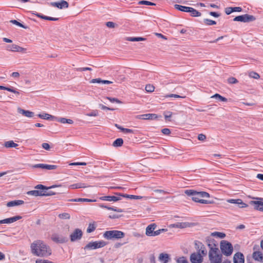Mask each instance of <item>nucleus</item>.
Segmentation results:
<instances>
[{
    "instance_id": "f257e3e1",
    "label": "nucleus",
    "mask_w": 263,
    "mask_h": 263,
    "mask_svg": "<svg viewBox=\"0 0 263 263\" xmlns=\"http://www.w3.org/2000/svg\"><path fill=\"white\" fill-rule=\"evenodd\" d=\"M31 252L35 256L41 257H46L52 253L51 248L43 241L36 240L30 245Z\"/></svg>"
},
{
    "instance_id": "f03ea898",
    "label": "nucleus",
    "mask_w": 263,
    "mask_h": 263,
    "mask_svg": "<svg viewBox=\"0 0 263 263\" xmlns=\"http://www.w3.org/2000/svg\"><path fill=\"white\" fill-rule=\"evenodd\" d=\"M206 242L210 249L209 257L211 263H221L222 255L219 252L217 245L210 239H206Z\"/></svg>"
},
{
    "instance_id": "7ed1b4c3",
    "label": "nucleus",
    "mask_w": 263,
    "mask_h": 263,
    "mask_svg": "<svg viewBox=\"0 0 263 263\" xmlns=\"http://www.w3.org/2000/svg\"><path fill=\"white\" fill-rule=\"evenodd\" d=\"M184 193L188 196L192 197V199L197 202L203 204H208L210 202L208 200L202 199V198H209L210 194L205 192H197L193 190H185Z\"/></svg>"
},
{
    "instance_id": "20e7f679",
    "label": "nucleus",
    "mask_w": 263,
    "mask_h": 263,
    "mask_svg": "<svg viewBox=\"0 0 263 263\" xmlns=\"http://www.w3.org/2000/svg\"><path fill=\"white\" fill-rule=\"evenodd\" d=\"M52 187H53V186L48 187L42 184H38L34 187L35 189H36L35 190L28 191L27 192V194L33 196H48L53 195L55 193L52 191H49V189Z\"/></svg>"
},
{
    "instance_id": "39448f33",
    "label": "nucleus",
    "mask_w": 263,
    "mask_h": 263,
    "mask_svg": "<svg viewBox=\"0 0 263 263\" xmlns=\"http://www.w3.org/2000/svg\"><path fill=\"white\" fill-rule=\"evenodd\" d=\"M125 234L120 231L118 230H111L106 231L103 236L107 239H120L124 237Z\"/></svg>"
},
{
    "instance_id": "423d86ee",
    "label": "nucleus",
    "mask_w": 263,
    "mask_h": 263,
    "mask_svg": "<svg viewBox=\"0 0 263 263\" xmlns=\"http://www.w3.org/2000/svg\"><path fill=\"white\" fill-rule=\"evenodd\" d=\"M220 249L222 253L226 256L231 255L233 250L232 244L226 240L221 241Z\"/></svg>"
},
{
    "instance_id": "0eeeda50",
    "label": "nucleus",
    "mask_w": 263,
    "mask_h": 263,
    "mask_svg": "<svg viewBox=\"0 0 263 263\" xmlns=\"http://www.w3.org/2000/svg\"><path fill=\"white\" fill-rule=\"evenodd\" d=\"M107 243L103 240L89 242L84 248L85 250H94L105 246Z\"/></svg>"
},
{
    "instance_id": "6e6552de",
    "label": "nucleus",
    "mask_w": 263,
    "mask_h": 263,
    "mask_svg": "<svg viewBox=\"0 0 263 263\" xmlns=\"http://www.w3.org/2000/svg\"><path fill=\"white\" fill-rule=\"evenodd\" d=\"M255 20L256 18L253 15L246 14L244 15L236 16L233 19V21L247 23L254 21Z\"/></svg>"
},
{
    "instance_id": "1a4fd4ad",
    "label": "nucleus",
    "mask_w": 263,
    "mask_h": 263,
    "mask_svg": "<svg viewBox=\"0 0 263 263\" xmlns=\"http://www.w3.org/2000/svg\"><path fill=\"white\" fill-rule=\"evenodd\" d=\"M83 233L81 230L79 229H76L70 235V239L71 241L74 242L80 240L82 236Z\"/></svg>"
},
{
    "instance_id": "9d476101",
    "label": "nucleus",
    "mask_w": 263,
    "mask_h": 263,
    "mask_svg": "<svg viewBox=\"0 0 263 263\" xmlns=\"http://www.w3.org/2000/svg\"><path fill=\"white\" fill-rule=\"evenodd\" d=\"M6 49L12 52H26V49L15 44L8 45Z\"/></svg>"
},
{
    "instance_id": "9b49d317",
    "label": "nucleus",
    "mask_w": 263,
    "mask_h": 263,
    "mask_svg": "<svg viewBox=\"0 0 263 263\" xmlns=\"http://www.w3.org/2000/svg\"><path fill=\"white\" fill-rule=\"evenodd\" d=\"M190 260L192 263H201L203 257L200 253H193L190 256Z\"/></svg>"
},
{
    "instance_id": "f8f14e48",
    "label": "nucleus",
    "mask_w": 263,
    "mask_h": 263,
    "mask_svg": "<svg viewBox=\"0 0 263 263\" xmlns=\"http://www.w3.org/2000/svg\"><path fill=\"white\" fill-rule=\"evenodd\" d=\"M32 168H40L42 169H45L48 170H55L57 168V166L55 165H49L47 164H36L32 165Z\"/></svg>"
},
{
    "instance_id": "ddd939ff",
    "label": "nucleus",
    "mask_w": 263,
    "mask_h": 263,
    "mask_svg": "<svg viewBox=\"0 0 263 263\" xmlns=\"http://www.w3.org/2000/svg\"><path fill=\"white\" fill-rule=\"evenodd\" d=\"M50 5L61 9L63 8H67L69 6L68 3L64 0H62L60 2H52L50 3Z\"/></svg>"
},
{
    "instance_id": "4468645a",
    "label": "nucleus",
    "mask_w": 263,
    "mask_h": 263,
    "mask_svg": "<svg viewBox=\"0 0 263 263\" xmlns=\"http://www.w3.org/2000/svg\"><path fill=\"white\" fill-rule=\"evenodd\" d=\"M227 202L230 203L237 204L239 208H246L247 204L243 203L242 200L240 199H230L227 200Z\"/></svg>"
},
{
    "instance_id": "2eb2a0df",
    "label": "nucleus",
    "mask_w": 263,
    "mask_h": 263,
    "mask_svg": "<svg viewBox=\"0 0 263 263\" xmlns=\"http://www.w3.org/2000/svg\"><path fill=\"white\" fill-rule=\"evenodd\" d=\"M22 218L21 216H16L14 217L4 219L0 220V224L3 223H11Z\"/></svg>"
},
{
    "instance_id": "dca6fc26",
    "label": "nucleus",
    "mask_w": 263,
    "mask_h": 263,
    "mask_svg": "<svg viewBox=\"0 0 263 263\" xmlns=\"http://www.w3.org/2000/svg\"><path fill=\"white\" fill-rule=\"evenodd\" d=\"M139 119H142L143 120H156L158 118V116L155 114H143L140 116H139Z\"/></svg>"
},
{
    "instance_id": "f3484780",
    "label": "nucleus",
    "mask_w": 263,
    "mask_h": 263,
    "mask_svg": "<svg viewBox=\"0 0 263 263\" xmlns=\"http://www.w3.org/2000/svg\"><path fill=\"white\" fill-rule=\"evenodd\" d=\"M156 224L152 223L148 225L146 228L145 234L148 236H153L154 230L156 228Z\"/></svg>"
},
{
    "instance_id": "a211bd4d",
    "label": "nucleus",
    "mask_w": 263,
    "mask_h": 263,
    "mask_svg": "<svg viewBox=\"0 0 263 263\" xmlns=\"http://www.w3.org/2000/svg\"><path fill=\"white\" fill-rule=\"evenodd\" d=\"M234 263H244V257L241 253H236L233 257Z\"/></svg>"
},
{
    "instance_id": "6ab92c4d",
    "label": "nucleus",
    "mask_w": 263,
    "mask_h": 263,
    "mask_svg": "<svg viewBox=\"0 0 263 263\" xmlns=\"http://www.w3.org/2000/svg\"><path fill=\"white\" fill-rule=\"evenodd\" d=\"M253 258L260 262H263V254L260 251H255L252 254Z\"/></svg>"
},
{
    "instance_id": "aec40b11",
    "label": "nucleus",
    "mask_w": 263,
    "mask_h": 263,
    "mask_svg": "<svg viewBox=\"0 0 263 263\" xmlns=\"http://www.w3.org/2000/svg\"><path fill=\"white\" fill-rule=\"evenodd\" d=\"M250 204L254 205L255 210L263 212V202L261 201H251Z\"/></svg>"
},
{
    "instance_id": "412c9836",
    "label": "nucleus",
    "mask_w": 263,
    "mask_h": 263,
    "mask_svg": "<svg viewBox=\"0 0 263 263\" xmlns=\"http://www.w3.org/2000/svg\"><path fill=\"white\" fill-rule=\"evenodd\" d=\"M51 239L55 242L58 243H63L66 241V240L64 237H63L61 235H59L56 234H53L51 236Z\"/></svg>"
},
{
    "instance_id": "4be33fe9",
    "label": "nucleus",
    "mask_w": 263,
    "mask_h": 263,
    "mask_svg": "<svg viewBox=\"0 0 263 263\" xmlns=\"http://www.w3.org/2000/svg\"><path fill=\"white\" fill-rule=\"evenodd\" d=\"M102 200L108 201H117L121 199V198L115 196H106L100 198Z\"/></svg>"
},
{
    "instance_id": "5701e85b",
    "label": "nucleus",
    "mask_w": 263,
    "mask_h": 263,
    "mask_svg": "<svg viewBox=\"0 0 263 263\" xmlns=\"http://www.w3.org/2000/svg\"><path fill=\"white\" fill-rule=\"evenodd\" d=\"M190 227V223L188 222H177L176 223L172 224L170 225V228H185Z\"/></svg>"
},
{
    "instance_id": "b1692460",
    "label": "nucleus",
    "mask_w": 263,
    "mask_h": 263,
    "mask_svg": "<svg viewBox=\"0 0 263 263\" xmlns=\"http://www.w3.org/2000/svg\"><path fill=\"white\" fill-rule=\"evenodd\" d=\"M159 260L163 263H167L170 261V255L167 253H162L159 254Z\"/></svg>"
},
{
    "instance_id": "393cba45",
    "label": "nucleus",
    "mask_w": 263,
    "mask_h": 263,
    "mask_svg": "<svg viewBox=\"0 0 263 263\" xmlns=\"http://www.w3.org/2000/svg\"><path fill=\"white\" fill-rule=\"evenodd\" d=\"M17 111L20 114L27 117L31 118L34 116L33 112L29 110H26L21 108H18Z\"/></svg>"
},
{
    "instance_id": "a878e982",
    "label": "nucleus",
    "mask_w": 263,
    "mask_h": 263,
    "mask_svg": "<svg viewBox=\"0 0 263 263\" xmlns=\"http://www.w3.org/2000/svg\"><path fill=\"white\" fill-rule=\"evenodd\" d=\"M89 185H86L85 183L79 182L77 183L72 184L69 186L68 188L70 189H77L80 188H85L89 187Z\"/></svg>"
},
{
    "instance_id": "bb28decb",
    "label": "nucleus",
    "mask_w": 263,
    "mask_h": 263,
    "mask_svg": "<svg viewBox=\"0 0 263 263\" xmlns=\"http://www.w3.org/2000/svg\"><path fill=\"white\" fill-rule=\"evenodd\" d=\"M24 203V201L21 200H13L7 202V206L8 207L18 206L23 204Z\"/></svg>"
},
{
    "instance_id": "cd10ccee",
    "label": "nucleus",
    "mask_w": 263,
    "mask_h": 263,
    "mask_svg": "<svg viewBox=\"0 0 263 263\" xmlns=\"http://www.w3.org/2000/svg\"><path fill=\"white\" fill-rule=\"evenodd\" d=\"M121 196L123 197H124L134 199H144V200H147L148 199L151 198V197H149L130 195H122Z\"/></svg>"
},
{
    "instance_id": "c85d7f7f",
    "label": "nucleus",
    "mask_w": 263,
    "mask_h": 263,
    "mask_svg": "<svg viewBox=\"0 0 263 263\" xmlns=\"http://www.w3.org/2000/svg\"><path fill=\"white\" fill-rule=\"evenodd\" d=\"M56 121L62 124L67 123L69 124H72L73 123V121L72 120L70 119H66L65 118H56Z\"/></svg>"
},
{
    "instance_id": "c756f323",
    "label": "nucleus",
    "mask_w": 263,
    "mask_h": 263,
    "mask_svg": "<svg viewBox=\"0 0 263 263\" xmlns=\"http://www.w3.org/2000/svg\"><path fill=\"white\" fill-rule=\"evenodd\" d=\"M68 201L70 202H95L96 200L89 199L86 198H76V199H71L68 200Z\"/></svg>"
},
{
    "instance_id": "7c9ffc66",
    "label": "nucleus",
    "mask_w": 263,
    "mask_h": 263,
    "mask_svg": "<svg viewBox=\"0 0 263 263\" xmlns=\"http://www.w3.org/2000/svg\"><path fill=\"white\" fill-rule=\"evenodd\" d=\"M174 7L175 9L183 12H188L190 10V7L181 6L178 4H175Z\"/></svg>"
},
{
    "instance_id": "2f4dec72",
    "label": "nucleus",
    "mask_w": 263,
    "mask_h": 263,
    "mask_svg": "<svg viewBox=\"0 0 263 263\" xmlns=\"http://www.w3.org/2000/svg\"><path fill=\"white\" fill-rule=\"evenodd\" d=\"M126 40L131 42L144 41L146 40V38L142 37H127Z\"/></svg>"
},
{
    "instance_id": "473e14b6",
    "label": "nucleus",
    "mask_w": 263,
    "mask_h": 263,
    "mask_svg": "<svg viewBox=\"0 0 263 263\" xmlns=\"http://www.w3.org/2000/svg\"><path fill=\"white\" fill-rule=\"evenodd\" d=\"M188 12L190 13L191 15L194 17L200 16L201 15L200 12L192 7H190V10H189Z\"/></svg>"
},
{
    "instance_id": "72a5a7b5",
    "label": "nucleus",
    "mask_w": 263,
    "mask_h": 263,
    "mask_svg": "<svg viewBox=\"0 0 263 263\" xmlns=\"http://www.w3.org/2000/svg\"><path fill=\"white\" fill-rule=\"evenodd\" d=\"M4 146L6 148H12L17 147L18 144L14 143L13 141L10 140L6 142L4 144Z\"/></svg>"
},
{
    "instance_id": "f704fd0d",
    "label": "nucleus",
    "mask_w": 263,
    "mask_h": 263,
    "mask_svg": "<svg viewBox=\"0 0 263 263\" xmlns=\"http://www.w3.org/2000/svg\"><path fill=\"white\" fill-rule=\"evenodd\" d=\"M123 143V139L122 138H118L113 142L112 145L115 147H119L122 146Z\"/></svg>"
},
{
    "instance_id": "c9c22d12",
    "label": "nucleus",
    "mask_w": 263,
    "mask_h": 263,
    "mask_svg": "<svg viewBox=\"0 0 263 263\" xmlns=\"http://www.w3.org/2000/svg\"><path fill=\"white\" fill-rule=\"evenodd\" d=\"M58 217L61 219H69L70 215L68 213H63L58 215Z\"/></svg>"
},
{
    "instance_id": "e433bc0d",
    "label": "nucleus",
    "mask_w": 263,
    "mask_h": 263,
    "mask_svg": "<svg viewBox=\"0 0 263 263\" xmlns=\"http://www.w3.org/2000/svg\"><path fill=\"white\" fill-rule=\"evenodd\" d=\"M0 89L6 90L8 91L12 92L17 94V95H18L20 93V92L18 91H16L15 89H12L11 88L6 87H5L3 86L0 85Z\"/></svg>"
},
{
    "instance_id": "4c0bfd02",
    "label": "nucleus",
    "mask_w": 263,
    "mask_h": 263,
    "mask_svg": "<svg viewBox=\"0 0 263 263\" xmlns=\"http://www.w3.org/2000/svg\"><path fill=\"white\" fill-rule=\"evenodd\" d=\"M38 117L41 119H46V120H49L50 118H54V117H53L52 116H51L49 114H46V113H44L43 114H39Z\"/></svg>"
},
{
    "instance_id": "58836bf2",
    "label": "nucleus",
    "mask_w": 263,
    "mask_h": 263,
    "mask_svg": "<svg viewBox=\"0 0 263 263\" xmlns=\"http://www.w3.org/2000/svg\"><path fill=\"white\" fill-rule=\"evenodd\" d=\"M213 236L219 237L220 238H223L226 236V234L223 233L215 232L211 234Z\"/></svg>"
},
{
    "instance_id": "ea45409f",
    "label": "nucleus",
    "mask_w": 263,
    "mask_h": 263,
    "mask_svg": "<svg viewBox=\"0 0 263 263\" xmlns=\"http://www.w3.org/2000/svg\"><path fill=\"white\" fill-rule=\"evenodd\" d=\"M96 228V226L94 223H89L88 227L87 229V233H91L95 231Z\"/></svg>"
},
{
    "instance_id": "a19ab883",
    "label": "nucleus",
    "mask_w": 263,
    "mask_h": 263,
    "mask_svg": "<svg viewBox=\"0 0 263 263\" xmlns=\"http://www.w3.org/2000/svg\"><path fill=\"white\" fill-rule=\"evenodd\" d=\"M212 98H215V99H219L220 101H223V102H226L227 101V99L220 96V95L218 94V93H216L214 95H213Z\"/></svg>"
},
{
    "instance_id": "79ce46f5",
    "label": "nucleus",
    "mask_w": 263,
    "mask_h": 263,
    "mask_svg": "<svg viewBox=\"0 0 263 263\" xmlns=\"http://www.w3.org/2000/svg\"><path fill=\"white\" fill-rule=\"evenodd\" d=\"M177 263H189L186 257L184 256L178 257L176 259Z\"/></svg>"
},
{
    "instance_id": "37998d69",
    "label": "nucleus",
    "mask_w": 263,
    "mask_h": 263,
    "mask_svg": "<svg viewBox=\"0 0 263 263\" xmlns=\"http://www.w3.org/2000/svg\"><path fill=\"white\" fill-rule=\"evenodd\" d=\"M145 90L148 92H152L155 90V87L151 84H147L145 86Z\"/></svg>"
},
{
    "instance_id": "c03bdc74",
    "label": "nucleus",
    "mask_w": 263,
    "mask_h": 263,
    "mask_svg": "<svg viewBox=\"0 0 263 263\" xmlns=\"http://www.w3.org/2000/svg\"><path fill=\"white\" fill-rule=\"evenodd\" d=\"M10 22L14 25H15L16 26H18L19 27H22L25 29H26L27 28L26 26H25L22 24H21V23L18 22V21H17L16 20H11L10 21Z\"/></svg>"
},
{
    "instance_id": "a18cd8bd",
    "label": "nucleus",
    "mask_w": 263,
    "mask_h": 263,
    "mask_svg": "<svg viewBox=\"0 0 263 263\" xmlns=\"http://www.w3.org/2000/svg\"><path fill=\"white\" fill-rule=\"evenodd\" d=\"M249 76L250 77L254 78L255 79H258L260 78L259 74L254 71H251L249 72Z\"/></svg>"
},
{
    "instance_id": "49530a36",
    "label": "nucleus",
    "mask_w": 263,
    "mask_h": 263,
    "mask_svg": "<svg viewBox=\"0 0 263 263\" xmlns=\"http://www.w3.org/2000/svg\"><path fill=\"white\" fill-rule=\"evenodd\" d=\"M203 22L206 25L209 26L214 25L216 24V22L215 21H213L208 18L204 19Z\"/></svg>"
},
{
    "instance_id": "de8ad7c7",
    "label": "nucleus",
    "mask_w": 263,
    "mask_h": 263,
    "mask_svg": "<svg viewBox=\"0 0 263 263\" xmlns=\"http://www.w3.org/2000/svg\"><path fill=\"white\" fill-rule=\"evenodd\" d=\"M198 253H200L201 255H206L207 254V251L205 248L204 246L203 245L201 247L200 249L199 250V252Z\"/></svg>"
},
{
    "instance_id": "09e8293b",
    "label": "nucleus",
    "mask_w": 263,
    "mask_h": 263,
    "mask_svg": "<svg viewBox=\"0 0 263 263\" xmlns=\"http://www.w3.org/2000/svg\"><path fill=\"white\" fill-rule=\"evenodd\" d=\"M88 117H96L98 116V111L97 110H93L91 112L86 114Z\"/></svg>"
},
{
    "instance_id": "8fccbe9b",
    "label": "nucleus",
    "mask_w": 263,
    "mask_h": 263,
    "mask_svg": "<svg viewBox=\"0 0 263 263\" xmlns=\"http://www.w3.org/2000/svg\"><path fill=\"white\" fill-rule=\"evenodd\" d=\"M138 4L139 5H152V6H154V5H156L155 4H154L153 3H152L151 2L147 1H140L138 3Z\"/></svg>"
},
{
    "instance_id": "3c124183",
    "label": "nucleus",
    "mask_w": 263,
    "mask_h": 263,
    "mask_svg": "<svg viewBox=\"0 0 263 263\" xmlns=\"http://www.w3.org/2000/svg\"><path fill=\"white\" fill-rule=\"evenodd\" d=\"M35 263H55L52 261H50L47 259H37L35 261Z\"/></svg>"
},
{
    "instance_id": "603ef678",
    "label": "nucleus",
    "mask_w": 263,
    "mask_h": 263,
    "mask_svg": "<svg viewBox=\"0 0 263 263\" xmlns=\"http://www.w3.org/2000/svg\"><path fill=\"white\" fill-rule=\"evenodd\" d=\"M106 99L109 100L111 102H116L119 104L122 103L121 101L115 98L106 97Z\"/></svg>"
},
{
    "instance_id": "864d4df0",
    "label": "nucleus",
    "mask_w": 263,
    "mask_h": 263,
    "mask_svg": "<svg viewBox=\"0 0 263 263\" xmlns=\"http://www.w3.org/2000/svg\"><path fill=\"white\" fill-rule=\"evenodd\" d=\"M228 82L230 84H236L238 82V81L234 77H231L228 79Z\"/></svg>"
},
{
    "instance_id": "5fc2aeb1",
    "label": "nucleus",
    "mask_w": 263,
    "mask_h": 263,
    "mask_svg": "<svg viewBox=\"0 0 263 263\" xmlns=\"http://www.w3.org/2000/svg\"><path fill=\"white\" fill-rule=\"evenodd\" d=\"M121 130L124 133H129V134H133L134 133V130L132 129L129 128H121Z\"/></svg>"
},
{
    "instance_id": "6e6d98bb",
    "label": "nucleus",
    "mask_w": 263,
    "mask_h": 263,
    "mask_svg": "<svg viewBox=\"0 0 263 263\" xmlns=\"http://www.w3.org/2000/svg\"><path fill=\"white\" fill-rule=\"evenodd\" d=\"M166 231V230H165V229H159V230H157V231H155V230H154V232L153 233V236H158V235H159V234H160L161 232H164V231Z\"/></svg>"
},
{
    "instance_id": "4d7b16f0",
    "label": "nucleus",
    "mask_w": 263,
    "mask_h": 263,
    "mask_svg": "<svg viewBox=\"0 0 263 263\" xmlns=\"http://www.w3.org/2000/svg\"><path fill=\"white\" fill-rule=\"evenodd\" d=\"M108 210H112V211L117 212L119 213H122V212H124L123 210H122L121 209L117 208H114V207H110V208H108Z\"/></svg>"
},
{
    "instance_id": "13d9d810",
    "label": "nucleus",
    "mask_w": 263,
    "mask_h": 263,
    "mask_svg": "<svg viewBox=\"0 0 263 263\" xmlns=\"http://www.w3.org/2000/svg\"><path fill=\"white\" fill-rule=\"evenodd\" d=\"M173 113L171 111H164L163 115L166 120L171 118L172 116Z\"/></svg>"
},
{
    "instance_id": "bf43d9fd",
    "label": "nucleus",
    "mask_w": 263,
    "mask_h": 263,
    "mask_svg": "<svg viewBox=\"0 0 263 263\" xmlns=\"http://www.w3.org/2000/svg\"><path fill=\"white\" fill-rule=\"evenodd\" d=\"M106 25L107 27L110 28H114L115 27V24L112 22H107L106 23Z\"/></svg>"
},
{
    "instance_id": "052dcab7",
    "label": "nucleus",
    "mask_w": 263,
    "mask_h": 263,
    "mask_svg": "<svg viewBox=\"0 0 263 263\" xmlns=\"http://www.w3.org/2000/svg\"><path fill=\"white\" fill-rule=\"evenodd\" d=\"M42 147L46 150H49L50 146L47 143H43L42 144Z\"/></svg>"
},
{
    "instance_id": "680f3d73",
    "label": "nucleus",
    "mask_w": 263,
    "mask_h": 263,
    "mask_svg": "<svg viewBox=\"0 0 263 263\" xmlns=\"http://www.w3.org/2000/svg\"><path fill=\"white\" fill-rule=\"evenodd\" d=\"M206 139V136L204 134H200L198 136V139L200 141H204Z\"/></svg>"
},
{
    "instance_id": "e2e57ef3",
    "label": "nucleus",
    "mask_w": 263,
    "mask_h": 263,
    "mask_svg": "<svg viewBox=\"0 0 263 263\" xmlns=\"http://www.w3.org/2000/svg\"><path fill=\"white\" fill-rule=\"evenodd\" d=\"M233 12L232 7H227L225 9V13L229 15Z\"/></svg>"
},
{
    "instance_id": "0e129e2a",
    "label": "nucleus",
    "mask_w": 263,
    "mask_h": 263,
    "mask_svg": "<svg viewBox=\"0 0 263 263\" xmlns=\"http://www.w3.org/2000/svg\"><path fill=\"white\" fill-rule=\"evenodd\" d=\"M161 131L163 134L166 135H168L171 133V131L168 128H163Z\"/></svg>"
},
{
    "instance_id": "69168bd1",
    "label": "nucleus",
    "mask_w": 263,
    "mask_h": 263,
    "mask_svg": "<svg viewBox=\"0 0 263 263\" xmlns=\"http://www.w3.org/2000/svg\"><path fill=\"white\" fill-rule=\"evenodd\" d=\"M102 80L101 79H92L90 81V83H102Z\"/></svg>"
},
{
    "instance_id": "338daca9",
    "label": "nucleus",
    "mask_w": 263,
    "mask_h": 263,
    "mask_svg": "<svg viewBox=\"0 0 263 263\" xmlns=\"http://www.w3.org/2000/svg\"><path fill=\"white\" fill-rule=\"evenodd\" d=\"M45 20L55 21H58L59 20V18H56V17H52L45 16Z\"/></svg>"
},
{
    "instance_id": "774afa93",
    "label": "nucleus",
    "mask_w": 263,
    "mask_h": 263,
    "mask_svg": "<svg viewBox=\"0 0 263 263\" xmlns=\"http://www.w3.org/2000/svg\"><path fill=\"white\" fill-rule=\"evenodd\" d=\"M232 10L233 12H241L242 11V8L240 7H232Z\"/></svg>"
}]
</instances>
